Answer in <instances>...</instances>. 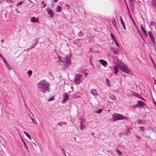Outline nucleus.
Here are the masks:
<instances>
[{
  "instance_id": "2",
  "label": "nucleus",
  "mask_w": 156,
  "mask_h": 156,
  "mask_svg": "<svg viewBox=\"0 0 156 156\" xmlns=\"http://www.w3.org/2000/svg\"><path fill=\"white\" fill-rule=\"evenodd\" d=\"M58 58L59 61L60 60L62 61V62H63V68L64 69H66L68 68L69 66L70 65V58L69 56H66L63 59L64 61H63L62 60L60 59V57L58 56Z\"/></svg>"
},
{
  "instance_id": "48",
  "label": "nucleus",
  "mask_w": 156,
  "mask_h": 156,
  "mask_svg": "<svg viewBox=\"0 0 156 156\" xmlns=\"http://www.w3.org/2000/svg\"><path fill=\"white\" fill-rule=\"evenodd\" d=\"M23 133H24V134H25V135H27L28 134H27V133L26 132H25V131H24V132H23Z\"/></svg>"
},
{
  "instance_id": "15",
  "label": "nucleus",
  "mask_w": 156,
  "mask_h": 156,
  "mask_svg": "<svg viewBox=\"0 0 156 156\" xmlns=\"http://www.w3.org/2000/svg\"><path fill=\"white\" fill-rule=\"evenodd\" d=\"M143 120L141 119H138L137 120V122L138 124H142V123H144V122H145V121H144L143 122Z\"/></svg>"
},
{
  "instance_id": "49",
  "label": "nucleus",
  "mask_w": 156,
  "mask_h": 156,
  "mask_svg": "<svg viewBox=\"0 0 156 156\" xmlns=\"http://www.w3.org/2000/svg\"><path fill=\"white\" fill-rule=\"evenodd\" d=\"M139 98H142V97L140 96V95H139V97H138Z\"/></svg>"
},
{
  "instance_id": "8",
  "label": "nucleus",
  "mask_w": 156,
  "mask_h": 156,
  "mask_svg": "<svg viewBox=\"0 0 156 156\" xmlns=\"http://www.w3.org/2000/svg\"><path fill=\"white\" fill-rule=\"evenodd\" d=\"M47 11L48 13L50 15L51 17L54 16V13L52 10L49 8H48L47 9Z\"/></svg>"
},
{
  "instance_id": "3",
  "label": "nucleus",
  "mask_w": 156,
  "mask_h": 156,
  "mask_svg": "<svg viewBox=\"0 0 156 156\" xmlns=\"http://www.w3.org/2000/svg\"><path fill=\"white\" fill-rule=\"evenodd\" d=\"M112 118L114 121L119 120H128L129 119V118L126 116L117 113H115L113 115Z\"/></svg>"
},
{
  "instance_id": "21",
  "label": "nucleus",
  "mask_w": 156,
  "mask_h": 156,
  "mask_svg": "<svg viewBox=\"0 0 156 156\" xmlns=\"http://www.w3.org/2000/svg\"><path fill=\"white\" fill-rule=\"evenodd\" d=\"M110 98L112 100H115V97L113 94L111 95L110 96Z\"/></svg>"
},
{
  "instance_id": "45",
  "label": "nucleus",
  "mask_w": 156,
  "mask_h": 156,
  "mask_svg": "<svg viewBox=\"0 0 156 156\" xmlns=\"http://www.w3.org/2000/svg\"><path fill=\"white\" fill-rule=\"evenodd\" d=\"M141 38H142V40H143V41H144L145 40L141 35Z\"/></svg>"
},
{
  "instance_id": "42",
  "label": "nucleus",
  "mask_w": 156,
  "mask_h": 156,
  "mask_svg": "<svg viewBox=\"0 0 156 156\" xmlns=\"http://www.w3.org/2000/svg\"><path fill=\"white\" fill-rule=\"evenodd\" d=\"M131 20H132V21L133 22V24H134V25H135V22H134V21H133V19L131 18Z\"/></svg>"
},
{
  "instance_id": "38",
  "label": "nucleus",
  "mask_w": 156,
  "mask_h": 156,
  "mask_svg": "<svg viewBox=\"0 0 156 156\" xmlns=\"http://www.w3.org/2000/svg\"><path fill=\"white\" fill-rule=\"evenodd\" d=\"M59 147L63 152H64L65 151L64 149L62 148V147L61 146H60Z\"/></svg>"
},
{
  "instance_id": "43",
  "label": "nucleus",
  "mask_w": 156,
  "mask_h": 156,
  "mask_svg": "<svg viewBox=\"0 0 156 156\" xmlns=\"http://www.w3.org/2000/svg\"><path fill=\"white\" fill-rule=\"evenodd\" d=\"M62 124H66V122H61Z\"/></svg>"
},
{
  "instance_id": "37",
  "label": "nucleus",
  "mask_w": 156,
  "mask_h": 156,
  "mask_svg": "<svg viewBox=\"0 0 156 156\" xmlns=\"http://www.w3.org/2000/svg\"><path fill=\"white\" fill-rule=\"evenodd\" d=\"M27 136V137H28L29 139L30 140H31V138L30 137V135H29V134H27V135H26Z\"/></svg>"
},
{
  "instance_id": "17",
  "label": "nucleus",
  "mask_w": 156,
  "mask_h": 156,
  "mask_svg": "<svg viewBox=\"0 0 156 156\" xmlns=\"http://www.w3.org/2000/svg\"><path fill=\"white\" fill-rule=\"evenodd\" d=\"M22 141L23 142V144L24 145L25 147V148H26V149L28 153H29V151L27 147V145H26V143L24 142V141L23 140H22Z\"/></svg>"
},
{
  "instance_id": "40",
  "label": "nucleus",
  "mask_w": 156,
  "mask_h": 156,
  "mask_svg": "<svg viewBox=\"0 0 156 156\" xmlns=\"http://www.w3.org/2000/svg\"><path fill=\"white\" fill-rule=\"evenodd\" d=\"M58 125L59 126H62L61 122L58 123Z\"/></svg>"
},
{
  "instance_id": "32",
  "label": "nucleus",
  "mask_w": 156,
  "mask_h": 156,
  "mask_svg": "<svg viewBox=\"0 0 156 156\" xmlns=\"http://www.w3.org/2000/svg\"><path fill=\"white\" fill-rule=\"evenodd\" d=\"M116 151H117V152L118 153V154L119 155H121V154H122V153L120 151H119L118 150H116Z\"/></svg>"
},
{
  "instance_id": "20",
  "label": "nucleus",
  "mask_w": 156,
  "mask_h": 156,
  "mask_svg": "<svg viewBox=\"0 0 156 156\" xmlns=\"http://www.w3.org/2000/svg\"><path fill=\"white\" fill-rule=\"evenodd\" d=\"M114 70L115 74H117V73L118 71V69L116 66L114 67Z\"/></svg>"
},
{
  "instance_id": "54",
  "label": "nucleus",
  "mask_w": 156,
  "mask_h": 156,
  "mask_svg": "<svg viewBox=\"0 0 156 156\" xmlns=\"http://www.w3.org/2000/svg\"><path fill=\"white\" fill-rule=\"evenodd\" d=\"M1 42H2V43L3 42V40H2L1 41Z\"/></svg>"
},
{
  "instance_id": "47",
  "label": "nucleus",
  "mask_w": 156,
  "mask_h": 156,
  "mask_svg": "<svg viewBox=\"0 0 156 156\" xmlns=\"http://www.w3.org/2000/svg\"><path fill=\"white\" fill-rule=\"evenodd\" d=\"M23 133H24V134H25V135H27L28 134H27V133L26 132H25V131H24V132H23Z\"/></svg>"
},
{
  "instance_id": "25",
  "label": "nucleus",
  "mask_w": 156,
  "mask_h": 156,
  "mask_svg": "<svg viewBox=\"0 0 156 156\" xmlns=\"http://www.w3.org/2000/svg\"><path fill=\"white\" fill-rule=\"evenodd\" d=\"M54 96H52V97H51V98H50L48 100V101H52V100H54Z\"/></svg>"
},
{
  "instance_id": "26",
  "label": "nucleus",
  "mask_w": 156,
  "mask_h": 156,
  "mask_svg": "<svg viewBox=\"0 0 156 156\" xmlns=\"http://www.w3.org/2000/svg\"><path fill=\"white\" fill-rule=\"evenodd\" d=\"M37 43L36 44H34L33 45L31 46V48H32L35 47Z\"/></svg>"
},
{
  "instance_id": "35",
  "label": "nucleus",
  "mask_w": 156,
  "mask_h": 156,
  "mask_svg": "<svg viewBox=\"0 0 156 156\" xmlns=\"http://www.w3.org/2000/svg\"><path fill=\"white\" fill-rule=\"evenodd\" d=\"M128 1L131 4H132L134 2V0H128Z\"/></svg>"
},
{
  "instance_id": "50",
  "label": "nucleus",
  "mask_w": 156,
  "mask_h": 156,
  "mask_svg": "<svg viewBox=\"0 0 156 156\" xmlns=\"http://www.w3.org/2000/svg\"><path fill=\"white\" fill-rule=\"evenodd\" d=\"M45 6H46V5H45V4H44L43 5L42 7H43V8H44V7H45Z\"/></svg>"
},
{
  "instance_id": "30",
  "label": "nucleus",
  "mask_w": 156,
  "mask_h": 156,
  "mask_svg": "<svg viewBox=\"0 0 156 156\" xmlns=\"http://www.w3.org/2000/svg\"><path fill=\"white\" fill-rule=\"evenodd\" d=\"M150 24L151 25L154 26V23L153 21H151V22H150Z\"/></svg>"
},
{
  "instance_id": "12",
  "label": "nucleus",
  "mask_w": 156,
  "mask_h": 156,
  "mask_svg": "<svg viewBox=\"0 0 156 156\" xmlns=\"http://www.w3.org/2000/svg\"><path fill=\"white\" fill-rule=\"evenodd\" d=\"M69 98V95L67 93H65L64 96L63 101H66Z\"/></svg>"
},
{
  "instance_id": "10",
  "label": "nucleus",
  "mask_w": 156,
  "mask_h": 156,
  "mask_svg": "<svg viewBox=\"0 0 156 156\" xmlns=\"http://www.w3.org/2000/svg\"><path fill=\"white\" fill-rule=\"evenodd\" d=\"M120 20L121 23L122 25V26L123 27V29L124 30H126V27L125 25V23H124V22L123 21V20L122 17L121 16H120Z\"/></svg>"
},
{
  "instance_id": "51",
  "label": "nucleus",
  "mask_w": 156,
  "mask_h": 156,
  "mask_svg": "<svg viewBox=\"0 0 156 156\" xmlns=\"http://www.w3.org/2000/svg\"><path fill=\"white\" fill-rule=\"evenodd\" d=\"M63 154H64V155H65V156H66V154H65V151L63 152Z\"/></svg>"
},
{
  "instance_id": "7",
  "label": "nucleus",
  "mask_w": 156,
  "mask_h": 156,
  "mask_svg": "<svg viewBox=\"0 0 156 156\" xmlns=\"http://www.w3.org/2000/svg\"><path fill=\"white\" fill-rule=\"evenodd\" d=\"M148 34L152 42H153V43H154L155 42L153 34H152L151 32L150 31H149L148 32Z\"/></svg>"
},
{
  "instance_id": "14",
  "label": "nucleus",
  "mask_w": 156,
  "mask_h": 156,
  "mask_svg": "<svg viewBox=\"0 0 156 156\" xmlns=\"http://www.w3.org/2000/svg\"><path fill=\"white\" fill-rule=\"evenodd\" d=\"M141 29L142 30L143 32V33L145 35L147 36V33L146 32V31L145 30V29H144V28L143 27V25L142 24H141Z\"/></svg>"
},
{
  "instance_id": "33",
  "label": "nucleus",
  "mask_w": 156,
  "mask_h": 156,
  "mask_svg": "<svg viewBox=\"0 0 156 156\" xmlns=\"http://www.w3.org/2000/svg\"><path fill=\"white\" fill-rule=\"evenodd\" d=\"M31 119L32 120V122L34 123H35V124L36 123V121L34 119L32 118V117H31Z\"/></svg>"
},
{
  "instance_id": "19",
  "label": "nucleus",
  "mask_w": 156,
  "mask_h": 156,
  "mask_svg": "<svg viewBox=\"0 0 156 156\" xmlns=\"http://www.w3.org/2000/svg\"><path fill=\"white\" fill-rule=\"evenodd\" d=\"M102 111V109H100L98 110L95 111V112H94V113H97L98 114H99L100 113H101Z\"/></svg>"
},
{
  "instance_id": "53",
  "label": "nucleus",
  "mask_w": 156,
  "mask_h": 156,
  "mask_svg": "<svg viewBox=\"0 0 156 156\" xmlns=\"http://www.w3.org/2000/svg\"><path fill=\"white\" fill-rule=\"evenodd\" d=\"M16 12H17L18 13V10H16Z\"/></svg>"
},
{
  "instance_id": "52",
  "label": "nucleus",
  "mask_w": 156,
  "mask_h": 156,
  "mask_svg": "<svg viewBox=\"0 0 156 156\" xmlns=\"http://www.w3.org/2000/svg\"><path fill=\"white\" fill-rule=\"evenodd\" d=\"M156 29V21L155 22V29Z\"/></svg>"
},
{
  "instance_id": "46",
  "label": "nucleus",
  "mask_w": 156,
  "mask_h": 156,
  "mask_svg": "<svg viewBox=\"0 0 156 156\" xmlns=\"http://www.w3.org/2000/svg\"><path fill=\"white\" fill-rule=\"evenodd\" d=\"M31 48H28L25 51H27V50L30 51L31 49Z\"/></svg>"
},
{
  "instance_id": "23",
  "label": "nucleus",
  "mask_w": 156,
  "mask_h": 156,
  "mask_svg": "<svg viewBox=\"0 0 156 156\" xmlns=\"http://www.w3.org/2000/svg\"><path fill=\"white\" fill-rule=\"evenodd\" d=\"M90 93L94 95H95L96 94V92L95 91V90H92L91 91Z\"/></svg>"
},
{
  "instance_id": "11",
  "label": "nucleus",
  "mask_w": 156,
  "mask_h": 156,
  "mask_svg": "<svg viewBox=\"0 0 156 156\" xmlns=\"http://www.w3.org/2000/svg\"><path fill=\"white\" fill-rule=\"evenodd\" d=\"M30 20L31 22L33 23L37 22L38 23L39 22V20H37L36 18L34 16L33 17L31 18L30 19Z\"/></svg>"
},
{
  "instance_id": "22",
  "label": "nucleus",
  "mask_w": 156,
  "mask_h": 156,
  "mask_svg": "<svg viewBox=\"0 0 156 156\" xmlns=\"http://www.w3.org/2000/svg\"><path fill=\"white\" fill-rule=\"evenodd\" d=\"M113 52L115 55H117L119 53V51L117 49L115 50V49L113 48Z\"/></svg>"
},
{
  "instance_id": "34",
  "label": "nucleus",
  "mask_w": 156,
  "mask_h": 156,
  "mask_svg": "<svg viewBox=\"0 0 156 156\" xmlns=\"http://www.w3.org/2000/svg\"><path fill=\"white\" fill-rule=\"evenodd\" d=\"M28 73L30 75V76L32 74V71L31 70L28 71Z\"/></svg>"
},
{
  "instance_id": "36",
  "label": "nucleus",
  "mask_w": 156,
  "mask_h": 156,
  "mask_svg": "<svg viewBox=\"0 0 156 156\" xmlns=\"http://www.w3.org/2000/svg\"><path fill=\"white\" fill-rule=\"evenodd\" d=\"M114 42H115V44H116V45L119 47V44H118V43H117V41H116V40H114Z\"/></svg>"
},
{
  "instance_id": "24",
  "label": "nucleus",
  "mask_w": 156,
  "mask_h": 156,
  "mask_svg": "<svg viewBox=\"0 0 156 156\" xmlns=\"http://www.w3.org/2000/svg\"><path fill=\"white\" fill-rule=\"evenodd\" d=\"M6 66L7 68L9 69V70H10L11 67L9 66V65L8 64H6Z\"/></svg>"
},
{
  "instance_id": "28",
  "label": "nucleus",
  "mask_w": 156,
  "mask_h": 156,
  "mask_svg": "<svg viewBox=\"0 0 156 156\" xmlns=\"http://www.w3.org/2000/svg\"><path fill=\"white\" fill-rule=\"evenodd\" d=\"M139 128L140 129L142 130L143 131H144V128L143 126L139 127Z\"/></svg>"
},
{
  "instance_id": "4",
  "label": "nucleus",
  "mask_w": 156,
  "mask_h": 156,
  "mask_svg": "<svg viewBox=\"0 0 156 156\" xmlns=\"http://www.w3.org/2000/svg\"><path fill=\"white\" fill-rule=\"evenodd\" d=\"M120 69L123 72L126 73H128L129 72V69L124 63H122L118 65Z\"/></svg>"
},
{
  "instance_id": "18",
  "label": "nucleus",
  "mask_w": 156,
  "mask_h": 156,
  "mask_svg": "<svg viewBox=\"0 0 156 156\" xmlns=\"http://www.w3.org/2000/svg\"><path fill=\"white\" fill-rule=\"evenodd\" d=\"M105 82L106 85L108 86H111V85L109 83V81L108 79H106L105 80Z\"/></svg>"
},
{
  "instance_id": "44",
  "label": "nucleus",
  "mask_w": 156,
  "mask_h": 156,
  "mask_svg": "<svg viewBox=\"0 0 156 156\" xmlns=\"http://www.w3.org/2000/svg\"><path fill=\"white\" fill-rule=\"evenodd\" d=\"M58 0H53L54 1V2H58Z\"/></svg>"
},
{
  "instance_id": "58",
  "label": "nucleus",
  "mask_w": 156,
  "mask_h": 156,
  "mask_svg": "<svg viewBox=\"0 0 156 156\" xmlns=\"http://www.w3.org/2000/svg\"><path fill=\"white\" fill-rule=\"evenodd\" d=\"M29 1L30 2V0H29Z\"/></svg>"
},
{
  "instance_id": "57",
  "label": "nucleus",
  "mask_w": 156,
  "mask_h": 156,
  "mask_svg": "<svg viewBox=\"0 0 156 156\" xmlns=\"http://www.w3.org/2000/svg\"><path fill=\"white\" fill-rule=\"evenodd\" d=\"M34 144L35 145V146L36 145H35V144L34 143Z\"/></svg>"
},
{
  "instance_id": "31",
  "label": "nucleus",
  "mask_w": 156,
  "mask_h": 156,
  "mask_svg": "<svg viewBox=\"0 0 156 156\" xmlns=\"http://www.w3.org/2000/svg\"><path fill=\"white\" fill-rule=\"evenodd\" d=\"M0 57L4 61L5 60V58L3 57V56L1 54H0Z\"/></svg>"
},
{
  "instance_id": "41",
  "label": "nucleus",
  "mask_w": 156,
  "mask_h": 156,
  "mask_svg": "<svg viewBox=\"0 0 156 156\" xmlns=\"http://www.w3.org/2000/svg\"><path fill=\"white\" fill-rule=\"evenodd\" d=\"M90 50L91 51L94 52L95 51L94 50V49L93 48H91L90 49Z\"/></svg>"
},
{
  "instance_id": "9",
  "label": "nucleus",
  "mask_w": 156,
  "mask_h": 156,
  "mask_svg": "<svg viewBox=\"0 0 156 156\" xmlns=\"http://www.w3.org/2000/svg\"><path fill=\"white\" fill-rule=\"evenodd\" d=\"M98 61L102 64V65L104 66H106V65L107 64V62L103 59L99 60Z\"/></svg>"
},
{
  "instance_id": "29",
  "label": "nucleus",
  "mask_w": 156,
  "mask_h": 156,
  "mask_svg": "<svg viewBox=\"0 0 156 156\" xmlns=\"http://www.w3.org/2000/svg\"><path fill=\"white\" fill-rule=\"evenodd\" d=\"M23 3V2H22V1L20 2L17 4L16 5L17 6H18L19 5L22 4Z\"/></svg>"
},
{
  "instance_id": "1",
  "label": "nucleus",
  "mask_w": 156,
  "mask_h": 156,
  "mask_svg": "<svg viewBox=\"0 0 156 156\" xmlns=\"http://www.w3.org/2000/svg\"><path fill=\"white\" fill-rule=\"evenodd\" d=\"M49 84L46 81L42 80L37 84L38 90L42 93H45L47 91H49Z\"/></svg>"
},
{
  "instance_id": "27",
  "label": "nucleus",
  "mask_w": 156,
  "mask_h": 156,
  "mask_svg": "<svg viewBox=\"0 0 156 156\" xmlns=\"http://www.w3.org/2000/svg\"><path fill=\"white\" fill-rule=\"evenodd\" d=\"M111 36L113 40L114 41V40H116L114 37V35L112 34H111Z\"/></svg>"
},
{
  "instance_id": "6",
  "label": "nucleus",
  "mask_w": 156,
  "mask_h": 156,
  "mask_svg": "<svg viewBox=\"0 0 156 156\" xmlns=\"http://www.w3.org/2000/svg\"><path fill=\"white\" fill-rule=\"evenodd\" d=\"M145 105V104L143 102L139 101H138L137 104L135 106L136 107H139L140 106L143 107Z\"/></svg>"
},
{
  "instance_id": "16",
  "label": "nucleus",
  "mask_w": 156,
  "mask_h": 156,
  "mask_svg": "<svg viewBox=\"0 0 156 156\" xmlns=\"http://www.w3.org/2000/svg\"><path fill=\"white\" fill-rule=\"evenodd\" d=\"M82 122L81 121L80 122V128L81 129H84L85 127V126L84 124H83L82 123Z\"/></svg>"
},
{
  "instance_id": "56",
  "label": "nucleus",
  "mask_w": 156,
  "mask_h": 156,
  "mask_svg": "<svg viewBox=\"0 0 156 156\" xmlns=\"http://www.w3.org/2000/svg\"><path fill=\"white\" fill-rule=\"evenodd\" d=\"M154 82H155V83H156V81L154 80Z\"/></svg>"
},
{
  "instance_id": "55",
  "label": "nucleus",
  "mask_w": 156,
  "mask_h": 156,
  "mask_svg": "<svg viewBox=\"0 0 156 156\" xmlns=\"http://www.w3.org/2000/svg\"><path fill=\"white\" fill-rule=\"evenodd\" d=\"M43 1L41 3V4H43Z\"/></svg>"
},
{
  "instance_id": "39",
  "label": "nucleus",
  "mask_w": 156,
  "mask_h": 156,
  "mask_svg": "<svg viewBox=\"0 0 156 156\" xmlns=\"http://www.w3.org/2000/svg\"><path fill=\"white\" fill-rule=\"evenodd\" d=\"M3 61L4 62V63H5V65L6 64H8V63H7V61H6V60H5L4 61Z\"/></svg>"
},
{
  "instance_id": "13",
  "label": "nucleus",
  "mask_w": 156,
  "mask_h": 156,
  "mask_svg": "<svg viewBox=\"0 0 156 156\" xmlns=\"http://www.w3.org/2000/svg\"><path fill=\"white\" fill-rule=\"evenodd\" d=\"M62 11V8L59 5L56 8L55 11L56 12H60Z\"/></svg>"
},
{
  "instance_id": "5",
  "label": "nucleus",
  "mask_w": 156,
  "mask_h": 156,
  "mask_svg": "<svg viewBox=\"0 0 156 156\" xmlns=\"http://www.w3.org/2000/svg\"><path fill=\"white\" fill-rule=\"evenodd\" d=\"M82 75L80 74H78L76 76L74 80V83L78 84L81 82L80 78H81Z\"/></svg>"
}]
</instances>
